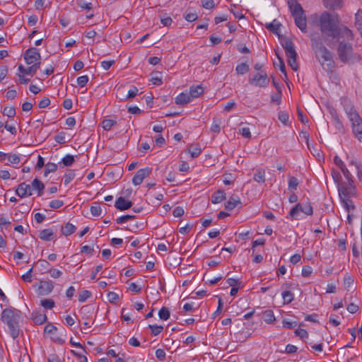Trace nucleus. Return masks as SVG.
<instances>
[{
    "mask_svg": "<svg viewBox=\"0 0 362 362\" xmlns=\"http://www.w3.org/2000/svg\"><path fill=\"white\" fill-rule=\"evenodd\" d=\"M313 23L320 27L321 33L336 41L340 39L353 40L352 31L347 27L340 25L338 16L324 11L321 15L313 14L310 16Z\"/></svg>",
    "mask_w": 362,
    "mask_h": 362,
    "instance_id": "1",
    "label": "nucleus"
},
{
    "mask_svg": "<svg viewBox=\"0 0 362 362\" xmlns=\"http://www.w3.org/2000/svg\"><path fill=\"white\" fill-rule=\"evenodd\" d=\"M309 37L311 40V47L323 69L332 74L335 67L333 53L323 45L317 33H310Z\"/></svg>",
    "mask_w": 362,
    "mask_h": 362,
    "instance_id": "2",
    "label": "nucleus"
},
{
    "mask_svg": "<svg viewBox=\"0 0 362 362\" xmlns=\"http://www.w3.org/2000/svg\"><path fill=\"white\" fill-rule=\"evenodd\" d=\"M1 322L6 325V331L9 335L16 339L18 337L20 329V321L21 319V313L20 310L9 308L2 310L0 317Z\"/></svg>",
    "mask_w": 362,
    "mask_h": 362,
    "instance_id": "3",
    "label": "nucleus"
},
{
    "mask_svg": "<svg viewBox=\"0 0 362 362\" xmlns=\"http://www.w3.org/2000/svg\"><path fill=\"white\" fill-rule=\"evenodd\" d=\"M345 40H339L337 54L339 60L344 64L358 62L360 60V55L354 52L352 44L345 42Z\"/></svg>",
    "mask_w": 362,
    "mask_h": 362,
    "instance_id": "4",
    "label": "nucleus"
},
{
    "mask_svg": "<svg viewBox=\"0 0 362 362\" xmlns=\"http://www.w3.org/2000/svg\"><path fill=\"white\" fill-rule=\"evenodd\" d=\"M288 4L296 26L303 33H307L306 17L301 5L295 0L288 1Z\"/></svg>",
    "mask_w": 362,
    "mask_h": 362,
    "instance_id": "5",
    "label": "nucleus"
},
{
    "mask_svg": "<svg viewBox=\"0 0 362 362\" xmlns=\"http://www.w3.org/2000/svg\"><path fill=\"white\" fill-rule=\"evenodd\" d=\"M300 212L306 215H312L313 213V207L308 202L298 203L293 207L287 216L288 218H298Z\"/></svg>",
    "mask_w": 362,
    "mask_h": 362,
    "instance_id": "6",
    "label": "nucleus"
},
{
    "mask_svg": "<svg viewBox=\"0 0 362 362\" xmlns=\"http://www.w3.org/2000/svg\"><path fill=\"white\" fill-rule=\"evenodd\" d=\"M269 78L264 71H260L249 78V83L255 86L266 88L269 84Z\"/></svg>",
    "mask_w": 362,
    "mask_h": 362,
    "instance_id": "7",
    "label": "nucleus"
},
{
    "mask_svg": "<svg viewBox=\"0 0 362 362\" xmlns=\"http://www.w3.org/2000/svg\"><path fill=\"white\" fill-rule=\"evenodd\" d=\"M41 55L35 47L28 49L24 54V59L28 64H34L40 62Z\"/></svg>",
    "mask_w": 362,
    "mask_h": 362,
    "instance_id": "8",
    "label": "nucleus"
},
{
    "mask_svg": "<svg viewBox=\"0 0 362 362\" xmlns=\"http://www.w3.org/2000/svg\"><path fill=\"white\" fill-rule=\"evenodd\" d=\"M343 104L344 110L350 122H356V119L358 120L360 116L350 101L347 99H344Z\"/></svg>",
    "mask_w": 362,
    "mask_h": 362,
    "instance_id": "9",
    "label": "nucleus"
},
{
    "mask_svg": "<svg viewBox=\"0 0 362 362\" xmlns=\"http://www.w3.org/2000/svg\"><path fill=\"white\" fill-rule=\"evenodd\" d=\"M338 191L340 199L351 198L355 194V188L353 186V182L348 183L347 186L339 185Z\"/></svg>",
    "mask_w": 362,
    "mask_h": 362,
    "instance_id": "10",
    "label": "nucleus"
},
{
    "mask_svg": "<svg viewBox=\"0 0 362 362\" xmlns=\"http://www.w3.org/2000/svg\"><path fill=\"white\" fill-rule=\"evenodd\" d=\"M151 173V168H150L139 169L132 178V183L136 186L141 185L144 180L150 175Z\"/></svg>",
    "mask_w": 362,
    "mask_h": 362,
    "instance_id": "11",
    "label": "nucleus"
},
{
    "mask_svg": "<svg viewBox=\"0 0 362 362\" xmlns=\"http://www.w3.org/2000/svg\"><path fill=\"white\" fill-rule=\"evenodd\" d=\"M54 288L53 283L51 281H40L39 282L37 293L39 296H47Z\"/></svg>",
    "mask_w": 362,
    "mask_h": 362,
    "instance_id": "12",
    "label": "nucleus"
},
{
    "mask_svg": "<svg viewBox=\"0 0 362 362\" xmlns=\"http://www.w3.org/2000/svg\"><path fill=\"white\" fill-rule=\"evenodd\" d=\"M281 45L284 49H285L286 55L288 59L297 57V52L295 49L294 44L291 40H284L282 42Z\"/></svg>",
    "mask_w": 362,
    "mask_h": 362,
    "instance_id": "13",
    "label": "nucleus"
},
{
    "mask_svg": "<svg viewBox=\"0 0 362 362\" xmlns=\"http://www.w3.org/2000/svg\"><path fill=\"white\" fill-rule=\"evenodd\" d=\"M16 194L21 198L28 197L32 195L31 186L25 182H22L17 186Z\"/></svg>",
    "mask_w": 362,
    "mask_h": 362,
    "instance_id": "14",
    "label": "nucleus"
},
{
    "mask_svg": "<svg viewBox=\"0 0 362 362\" xmlns=\"http://www.w3.org/2000/svg\"><path fill=\"white\" fill-rule=\"evenodd\" d=\"M352 132L357 139L362 143V119L359 117V119L356 122H351Z\"/></svg>",
    "mask_w": 362,
    "mask_h": 362,
    "instance_id": "15",
    "label": "nucleus"
},
{
    "mask_svg": "<svg viewBox=\"0 0 362 362\" xmlns=\"http://www.w3.org/2000/svg\"><path fill=\"white\" fill-rule=\"evenodd\" d=\"M133 203L123 197H118L115 203V206L119 211H125L132 206Z\"/></svg>",
    "mask_w": 362,
    "mask_h": 362,
    "instance_id": "16",
    "label": "nucleus"
},
{
    "mask_svg": "<svg viewBox=\"0 0 362 362\" xmlns=\"http://www.w3.org/2000/svg\"><path fill=\"white\" fill-rule=\"evenodd\" d=\"M40 67V62H37L28 68H25L23 65H20L18 66V71L23 74L33 76Z\"/></svg>",
    "mask_w": 362,
    "mask_h": 362,
    "instance_id": "17",
    "label": "nucleus"
},
{
    "mask_svg": "<svg viewBox=\"0 0 362 362\" xmlns=\"http://www.w3.org/2000/svg\"><path fill=\"white\" fill-rule=\"evenodd\" d=\"M324 6L330 10L340 9L343 6V0H323Z\"/></svg>",
    "mask_w": 362,
    "mask_h": 362,
    "instance_id": "18",
    "label": "nucleus"
},
{
    "mask_svg": "<svg viewBox=\"0 0 362 362\" xmlns=\"http://www.w3.org/2000/svg\"><path fill=\"white\" fill-rule=\"evenodd\" d=\"M238 204H241L239 197L236 194H233L225 203V208L226 209L230 211L233 210Z\"/></svg>",
    "mask_w": 362,
    "mask_h": 362,
    "instance_id": "19",
    "label": "nucleus"
},
{
    "mask_svg": "<svg viewBox=\"0 0 362 362\" xmlns=\"http://www.w3.org/2000/svg\"><path fill=\"white\" fill-rule=\"evenodd\" d=\"M31 190H36L37 192V196H42L45 189L44 184L39 180L37 178L33 180L31 183Z\"/></svg>",
    "mask_w": 362,
    "mask_h": 362,
    "instance_id": "20",
    "label": "nucleus"
},
{
    "mask_svg": "<svg viewBox=\"0 0 362 362\" xmlns=\"http://www.w3.org/2000/svg\"><path fill=\"white\" fill-rule=\"evenodd\" d=\"M76 230V226L69 222L62 226L61 227V233L64 236H68L73 234Z\"/></svg>",
    "mask_w": 362,
    "mask_h": 362,
    "instance_id": "21",
    "label": "nucleus"
},
{
    "mask_svg": "<svg viewBox=\"0 0 362 362\" xmlns=\"http://www.w3.org/2000/svg\"><path fill=\"white\" fill-rule=\"evenodd\" d=\"M191 96L189 94L181 93L175 98V103L177 105H184L191 101Z\"/></svg>",
    "mask_w": 362,
    "mask_h": 362,
    "instance_id": "22",
    "label": "nucleus"
},
{
    "mask_svg": "<svg viewBox=\"0 0 362 362\" xmlns=\"http://www.w3.org/2000/svg\"><path fill=\"white\" fill-rule=\"evenodd\" d=\"M226 199V193L223 190L216 191L211 196V200L213 204L221 203Z\"/></svg>",
    "mask_w": 362,
    "mask_h": 362,
    "instance_id": "23",
    "label": "nucleus"
},
{
    "mask_svg": "<svg viewBox=\"0 0 362 362\" xmlns=\"http://www.w3.org/2000/svg\"><path fill=\"white\" fill-rule=\"evenodd\" d=\"M39 237L43 240L49 241L54 238V232L51 228L44 229L40 232Z\"/></svg>",
    "mask_w": 362,
    "mask_h": 362,
    "instance_id": "24",
    "label": "nucleus"
},
{
    "mask_svg": "<svg viewBox=\"0 0 362 362\" xmlns=\"http://www.w3.org/2000/svg\"><path fill=\"white\" fill-rule=\"evenodd\" d=\"M33 320L36 325H42L47 320V316L45 313L34 312L32 313Z\"/></svg>",
    "mask_w": 362,
    "mask_h": 362,
    "instance_id": "25",
    "label": "nucleus"
},
{
    "mask_svg": "<svg viewBox=\"0 0 362 362\" xmlns=\"http://www.w3.org/2000/svg\"><path fill=\"white\" fill-rule=\"evenodd\" d=\"M281 24L276 20L266 24V28L276 35H279V28Z\"/></svg>",
    "mask_w": 362,
    "mask_h": 362,
    "instance_id": "26",
    "label": "nucleus"
},
{
    "mask_svg": "<svg viewBox=\"0 0 362 362\" xmlns=\"http://www.w3.org/2000/svg\"><path fill=\"white\" fill-rule=\"evenodd\" d=\"M255 181L259 184L265 182V170L261 168L257 169L253 176Z\"/></svg>",
    "mask_w": 362,
    "mask_h": 362,
    "instance_id": "27",
    "label": "nucleus"
},
{
    "mask_svg": "<svg viewBox=\"0 0 362 362\" xmlns=\"http://www.w3.org/2000/svg\"><path fill=\"white\" fill-rule=\"evenodd\" d=\"M204 93V89L202 86H192L189 88V95L191 98H197Z\"/></svg>",
    "mask_w": 362,
    "mask_h": 362,
    "instance_id": "28",
    "label": "nucleus"
},
{
    "mask_svg": "<svg viewBox=\"0 0 362 362\" xmlns=\"http://www.w3.org/2000/svg\"><path fill=\"white\" fill-rule=\"evenodd\" d=\"M40 305L46 310H51L55 306V303L51 298H45L40 300Z\"/></svg>",
    "mask_w": 362,
    "mask_h": 362,
    "instance_id": "29",
    "label": "nucleus"
},
{
    "mask_svg": "<svg viewBox=\"0 0 362 362\" xmlns=\"http://www.w3.org/2000/svg\"><path fill=\"white\" fill-rule=\"evenodd\" d=\"M281 296L284 300V304L291 303L294 298V294L289 291H283Z\"/></svg>",
    "mask_w": 362,
    "mask_h": 362,
    "instance_id": "30",
    "label": "nucleus"
},
{
    "mask_svg": "<svg viewBox=\"0 0 362 362\" xmlns=\"http://www.w3.org/2000/svg\"><path fill=\"white\" fill-rule=\"evenodd\" d=\"M355 25L362 33V10L358 9L355 14Z\"/></svg>",
    "mask_w": 362,
    "mask_h": 362,
    "instance_id": "31",
    "label": "nucleus"
},
{
    "mask_svg": "<svg viewBox=\"0 0 362 362\" xmlns=\"http://www.w3.org/2000/svg\"><path fill=\"white\" fill-rule=\"evenodd\" d=\"M188 151L191 155L192 158H197L199 156V155L201 153L202 150L201 148L199 146V145H191L188 148Z\"/></svg>",
    "mask_w": 362,
    "mask_h": 362,
    "instance_id": "32",
    "label": "nucleus"
},
{
    "mask_svg": "<svg viewBox=\"0 0 362 362\" xmlns=\"http://www.w3.org/2000/svg\"><path fill=\"white\" fill-rule=\"evenodd\" d=\"M249 66L246 63H241L237 65L235 71L238 74L243 75L249 71Z\"/></svg>",
    "mask_w": 362,
    "mask_h": 362,
    "instance_id": "33",
    "label": "nucleus"
},
{
    "mask_svg": "<svg viewBox=\"0 0 362 362\" xmlns=\"http://www.w3.org/2000/svg\"><path fill=\"white\" fill-rule=\"evenodd\" d=\"M117 123L115 119H104L102 122L103 128L105 131H109Z\"/></svg>",
    "mask_w": 362,
    "mask_h": 362,
    "instance_id": "34",
    "label": "nucleus"
},
{
    "mask_svg": "<svg viewBox=\"0 0 362 362\" xmlns=\"http://www.w3.org/2000/svg\"><path fill=\"white\" fill-rule=\"evenodd\" d=\"M139 92V89L136 86H132L129 90L127 95L124 98H120V100H127L130 98H134Z\"/></svg>",
    "mask_w": 362,
    "mask_h": 362,
    "instance_id": "35",
    "label": "nucleus"
},
{
    "mask_svg": "<svg viewBox=\"0 0 362 362\" xmlns=\"http://www.w3.org/2000/svg\"><path fill=\"white\" fill-rule=\"evenodd\" d=\"M170 315V310L166 307H162L161 309L158 312V316L160 319L163 320H167L169 319Z\"/></svg>",
    "mask_w": 362,
    "mask_h": 362,
    "instance_id": "36",
    "label": "nucleus"
},
{
    "mask_svg": "<svg viewBox=\"0 0 362 362\" xmlns=\"http://www.w3.org/2000/svg\"><path fill=\"white\" fill-rule=\"evenodd\" d=\"M221 120L218 118H214L213 123L211 127V132L219 133L221 131Z\"/></svg>",
    "mask_w": 362,
    "mask_h": 362,
    "instance_id": "37",
    "label": "nucleus"
},
{
    "mask_svg": "<svg viewBox=\"0 0 362 362\" xmlns=\"http://www.w3.org/2000/svg\"><path fill=\"white\" fill-rule=\"evenodd\" d=\"M76 173L75 170H69L65 175H64V183L65 185H67L69 184L73 179L75 177Z\"/></svg>",
    "mask_w": 362,
    "mask_h": 362,
    "instance_id": "38",
    "label": "nucleus"
},
{
    "mask_svg": "<svg viewBox=\"0 0 362 362\" xmlns=\"http://www.w3.org/2000/svg\"><path fill=\"white\" fill-rule=\"evenodd\" d=\"M151 81L153 85L160 86L162 84V78L160 76V73L156 72L155 74H151Z\"/></svg>",
    "mask_w": 362,
    "mask_h": 362,
    "instance_id": "39",
    "label": "nucleus"
},
{
    "mask_svg": "<svg viewBox=\"0 0 362 362\" xmlns=\"http://www.w3.org/2000/svg\"><path fill=\"white\" fill-rule=\"evenodd\" d=\"M263 318H264V320L268 323H272L275 320V317L274 315V313L270 310H266L264 313Z\"/></svg>",
    "mask_w": 362,
    "mask_h": 362,
    "instance_id": "40",
    "label": "nucleus"
},
{
    "mask_svg": "<svg viewBox=\"0 0 362 362\" xmlns=\"http://www.w3.org/2000/svg\"><path fill=\"white\" fill-rule=\"evenodd\" d=\"M57 165L54 163H48L46 165V168L45 169L44 175L47 176L50 173H54L57 170Z\"/></svg>",
    "mask_w": 362,
    "mask_h": 362,
    "instance_id": "41",
    "label": "nucleus"
},
{
    "mask_svg": "<svg viewBox=\"0 0 362 362\" xmlns=\"http://www.w3.org/2000/svg\"><path fill=\"white\" fill-rule=\"evenodd\" d=\"M341 202L343 203L345 209L349 211L350 210H354L355 206L354 205L353 202L350 199V198L347 199H340Z\"/></svg>",
    "mask_w": 362,
    "mask_h": 362,
    "instance_id": "42",
    "label": "nucleus"
},
{
    "mask_svg": "<svg viewBox=\"0 0 362 362\" xmlns=\"http://www.w3.org/2000/svg\"><path fill=\"white\" fill-rule=\"evenodd\" d=\"M299 184L298 180L296 177H291L288 180V189L296 190Z\"/></svg>",
    "mask_w": 362,
    "mask_h": 362,
    "instance_id": "43",
    "label": "nucleus"
},
{
    "mask_svg": "<svg viewBox=\"0 0 362 362\" xmlns=\"http://www.w3.org/2000/svg\"><path fill=\"white\" fill-rule=\"evenodd\" d=\"M148 327L151 330V334L153 336H156L159 334L163 329V327L161 325H149Z\"/></svg>",
    "mask_w": 362,
    "mask_h": 362,
    "instance_id": "44",
    "label": "nucleus"
},
{
    "mask_svg": "<svg viewBox=\"0 0 362 362\" xmlns=\"http://www.w3.org/2000/svg\"><path fill=\"white\" fill-rule=\"evenodd\" d=\"M91 293L89 291L84 290L81 291L78 295V301L79 302H85L87 299L90 298Z\"/></svg>",
    "mask_w": 362,
    "mask_h": 362,
    "instance_id": "45",
    "label": "nucleus"
},
{
    "mask_svg": "<svg viewBox=\"0 0 362 362\" xmlns=\"http://www.w3.org/2000/svg\"><path fill=\"white\" fill-rule=\"evenodd\" d=\"M64 166H71L74 162V157L71 155H66L62 160Z\"/></svg>",
    "mask_w": 362,
    "mask_h": 362,
    "instance_id": "46",
    "label": "nucleus"
},
{
    "mask_svg": "<svg viewBox=\"0 0 362 362\" xmlns=\"http://www.w3.org/2000/svg\"><path fill=\"white\" fill-rule=\"evenodd\" d=\"M135 218L134 215H124L117 218L116 221L117 224H122L128 221L132 220Z\"/></svg>",
    "mask_w": 362,
    "mask_h": 362,
    "instance_id": "47",
    "label": "nucleus"
},
{
    "mask_svg": "<svg viewBox=\"0 0 362 362\" xmlns=\"http://www.w3.org/2000/svg\"><path fill=\"white\" fill-rule=\"evenodd\" d=\"M77 5L83 9L90 10L93 8L91 3L86 2L83 0H76Z\"/></svg>",
    "mask_w": 362,
    "mask_h": 362,
    "instance_id": "48",
    "label": "nucleus"
},
{
    "mask_svg": "<svg viewBox=\"0 0 362 362\" xmlns=\"http://www.w3.org/2000/svg\"><path fill=\"white\" fill-rule=\"evenodd\" d=\"M6 159L12 164H18L20 162V157L17 154L7 153Z\"/></svg>",
    "mask_w": 362,
    "mask_h": 362,
    "instance_id": "49",
    "label": "nucleus"
},
{
    "mask_svg": "<svg viewBox=\"0 0 362 362\" xmlns=\"http://www.w3.org/2000/svg\"><path fill=\"white\" fill-rule=\"evenodd\" d=\"M332 117H333V119H334V122L335 127L339 131L343 130V129H344L343 124L341 122V121H340L339 117L337 116V113L334 112V114H332Z\"/></svg>",
    "mask_w": 362,
    "mask_h": 362,
    "instance_id": "50",
    "label": "nucleus"
},
{
    "mask_svg": "<svg viewBox=\"0 0 362 362\" xmlns=\"http://www.w3.org/2000/svg\"><path fill=\"white\" fill-rule=\"evenodd\" d=\"M239 133L245 138L250 139L251 132L250 129L247 127H243L239 129Z\"/></svg>",
    "mask_w": 362,
    "mask_h": 362,
    "instance_id": "51",
    "label": "nucleus"
},
{
    "mask_svg": "<svg viewBox=\"0 0 362 362\" xmlns=\"http://www.w3.org/2000/svg\"><path fill=\"white\" fill-rule=\"evenodd\" d=\"M3 114L8 117H13L16 115V110L13 107H6Z\"/></svg>",
    "mask_w": 362,
    "mask_h": 362,
    "instance_id": "52",
    "label": "nucleus"
},
{
    "mask_svg": "<svg viewBox=\"0 0 362 362\" xmlns=\"http://www.w3.org/2000/svg\"><path fill=\"white\" fill-rule=\"evenodd\" d=\"M63 204H64L63 201L59 200V199H54L49 202V206L52 209H59L61 206H62Z\"/></svg>",
    "mask_w": 362,
    "mask_h": 362,
    "instance_id": "53",
    "label": "nucleus"
},
{
    "mask_svg": "<svg viewBox=\"0 0 362 362\" xmlns=\"http://www.w3.org/2000/svg\"><path fill=\"white\" fill-rule=\"evenodd\" d=\"M278 117H279V119L284 124H286L288 121V115L284 112V111H281L279 112V115H278Z\"/></svg>",
    "mask_w": 362,
    "mask_h": 362,
    "instance_id": "54",
    "label": "nucleus"
},
{
    "mask_svg": "<svg viewBox=\"0 0 362 362\" xmlns=\"http://www.w3.org/2000/svg\"><path fill=\"white\" fill-rule=\"evenodd\" d=\"M88 82V76L87 75L78 77L77 83L80 87H84Z\"/></svg>",
    "mask_w": 362,
    "mask_h": 362,
    "instance_id": "55",
    "label": "nucleus"
},
{
    "mask_svg": "<svg viewBox=\"0 0 362 362\" xmlns=\"http://www.w3.org/2000/svg\"><path fill=\"white\" fill-rule=\"evenodd\" d=\"M202 6L206 9H211L215 6L214 0H202Z\"/></svg>",
    "mask_w": 362,
    "mask_h": 362,
    "instance_id": "56",
    "label": "nucleus"
},
{
    "mask_svg": "<svg viewBox=\"0 0 362 362\" xmlns=\"http://www.w3.org/2000/svg\"><path fill=\"white\" fill-rule=\"evenodd\" d=\"M37 264L40 266L41 271L47 270L48 269L49 267V263L48 261L45 259H39L37 262Z\"/></svg>",
    "mask_w": 362,
    "mask_h": 362,
    "instance_id": "57",
    "label": "nucleus"
},
{
    "mask_svg": "<svg viewBox=\"0 0 362 362\" xmlns=\"http://www.w3.org/2000/svg\"><path fill=\"white\" fill-rule=\"evenodd\" d=\"M50 276L54 279H58L62 275V272L57 269H51L47 270Z\"/></svg>",
    "mask_w": 362,
    "mask_h": 362,
    "instance_id": "58",
    "label": "nucleus"
},
{
    "mask_svg": "<svg viewBox=\"0 0 362 362\" xmlns=\"http://www.w3.org/2000/svg\"><path fill=\"white\" fill-rule=\"evenodd\" d=\"M102 210L99 205L92 206L90 207V213L94 216H98L101 214Z\"/></svg>",
    "mask_w": 362,
    "mask_h": 362,
    "instance_id": "59",
    "label": "nucleus"
},
{
    "mask_svg": "<svg viewBox=\"0 0 362 362\" xmlns=\"http://www.w3.org/2000/svg\"><path fill=\"white\" fill-rule=\"evenodd\" d=\"M341 170L342 171V173H343L344 176L345 177V178L347 180L348 183L353 182L352 175L350 173V172L349 171V170L346 168V167L345 166Z\"/></svg>",
    "mask_w": 362,
    "mask_h": 362,
    "instance_id": "60",
    "label": "nucleus"
},
{
    "mask_svg": "<svg viewBox=\"0 0 362 362\" xmlns=\"http://www.w3.org/2000/svg\"><path fill=\"white\" fill-rule=\"evenodd\" d=\"M295 334L300 337L301 339H305L308 337V332L304 329H297L295 331Z\"/></svg>",
    "mask_w": 362,
    "mask_h": 362,
    "instance_id": "61",
    "label": "nucleus"
},
{
    "mask_svg": "<svg viewBox=\"0 0 362 362\" xmlns=\"http://www.w3.org/2000/svg\"><path fill=\"white\" fill-rule=\"evenodd\" d=\"M107 300L110 303H115L119 300V296L117 293H116L115 292H112V291L109 292L107 293Z\"/></svg>",
    "mask_w": 362,
    "mask_h": 362,
    "instance_id": "62",
    "label": "nucleus"
},
{
    "mask_svg": "<svg viewBox=\"0 0 362 362\" xmlns=\"http://www.w3.org/2000/svg\"><path fill=\"white\" fill-rule=\"evenodd\" d=\"M156 357L161 361H163L165 358V352L163 349H158L156 351Z\"/></svg>",
    "mask_w": 362,
    "mask_h": 362,
    "instance_id": "63",
    "label": "nucleus"
},
{
    "mask_svg": "<svg viewBox=\"0 0 362 362\" xmlns=\"http://www.w3.org/2000/svg\"><path fill=\"white\" fill-rule=\"evenodd\" d=\"M49 104L50 100L48 98L45 97L39 102L38 107L42 109L48 107Z\"/></svg>",
    "mask_w": 362,
    "mask_h": 362,
    "instance_id": "64",
    "label": "nucleus"
}]
</instances>
